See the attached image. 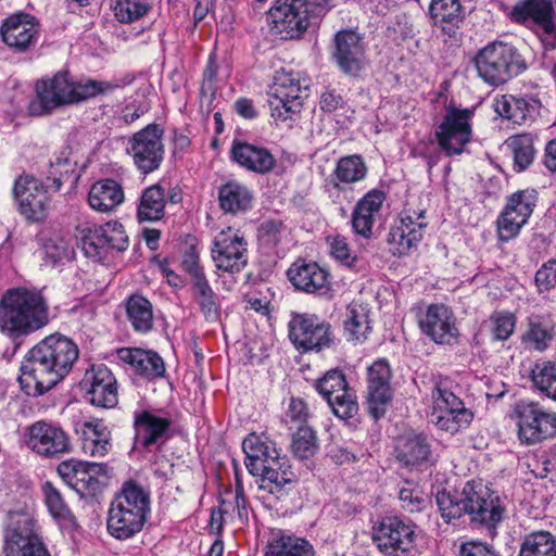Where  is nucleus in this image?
I'll list each match as a JSON object with an SVG mask.
<instances>
[{"label":"nucleus","mask_w":556,"mask_h":556,"mask_svg":"<svg viewBox=\"0 0 556 556\" xmlns=\"http://www.w3.org/2000/svg\"><path fill=\"white\" fill-rule=\"evenodd\" d=\"M78 357V345L68 337L61 333L46 337L28 351L21 364V388L30 396L45 394L70 374Z\"/></svg>","instance_id":"nucleus-1"},{"label":"nucleus","mask_w":556,"mask_h":556,"mask_svg":"<svg viewBox=\"0 0 556 556\" xmlns=\"http://www.w3.org/2000/svg\"><path fill=\"white\" fill-rule=\"evenodd\" d=\"M49 323V305L42 291L9 289L0 301V330L13 340L26 337Z\"/></svg>","instance_id":"nucleus-2"},{"label":"nucleus","mask_w":556,"mask_h":556,"mask_svg":"<svg viewBox=\"0 0 556 556\" xmlns=\"http://www.w3.org/2000/svg\"><path fill=\"white\" fill-rule=\"evenodd\" d=\"M479 76L489 85L500 86L522 74L528 64L511 43L493 41L479 50L475 58Z\"/></svg>","instance_id":"nucleus-3"},{"label":"nucleus","mask_w":556,"mask_h":556,"mask_svg":"<svg viewBox=\"0 0 556 556\" xmlns=\"http://www.w3.org/2000/svg\"><path fill=\"white\" fill-rule=\"evenodd\" d=\"M510 417L521 445H535L556 435V413L536 401H517Z\"/></svg>","instance_id":"nucleus-4"},{"label":"nucleus","mask_w":556,"mask_h":556,"mask_svg":"<svg viewBox=\"0 0 556 556\" xmlns=\"http://www.w3.org/2000/svg\"><path fill=\"white\" fill-rule=\"evenodd\" d=\"M308 81L301 79L298 73L282 70L277 72L274 85L268 92V104L276 121L291 119L303 106L307 97Z\"/></svg>","instance_id":"nucleus-5"},{"label":"nucleus","mask_w":556,"mask_h":556,"mask_svg":"<svg viewBox=\"0 0 556 556\" xmlns=\"http://www.w3.org/2000/svg\"><path fill=\"white\" fill-rule=\"evenodd\" d=\"M163 134L157 124H149L127 139L125 151L141 174H151L161 166L165 154Z\"/></svg>","instance_id":"nucleus-6"},{"label":"nucleus","mask_w":556,"mask_h":556,"mask_svg":"<svg viewBox=\"0 0 556 556\" xmlns=\"http://www.w3.org/2000/svg\"><path fill=\"white\" fill-rule=\"evenodd\" d=\"M415 525L404 521L397 516H384L371 531L372 541L384 555L404 556L415 545Z\"/></svg>","instance_id":"nucleus-7"},{"label":"nucleus","mask_w":556,"mask_h":556,"mask_svg":"<svg viewBox=\"0 0 556 556\" xmlns=\"http://www.w3.org/2000/svg\"><path fill=\"white\" fill-rule=\"evenodd\" d=\"M63 481L81 496H94L109 481L108 465L104 463L64 460L58 466Z\"/></svg>","instance_id":"nucleus-8"},{"label":"nucleus","mask_w":556,"mask_h":556,"mask_svg":"<svg viewBox=\"0 0 556 556\" xmlns=\"http://www.w3.org/2000/svg\"><path fill=\"white\" fill-rule=\"evenodd\" d=\"M466 497L469 502L468 515L471 522L485 527L490 534L494 535L497 526L505 518L506 506L504 501L482 481L473 480H471Z\"/></svg>","instance_id":"nucleus-9"},{"label":"nucleus","mask_w":556,"mask_h":556,"mask_svg":"<svg viewBox=\"0 0 556 556\" xmlns=\"http://www.w3.org/2000/svg\"><path fill=\"white\" fill-rule=\"evenodd\" d=\"M275 34L283 38L302 35L314 23V11L306 0H276L267 15Z\"/></svg>","instance_id":"nucleus-10"},{"label":"nucleus","mask_w":556,"mask_h":556,"mask_svg":"<svg viewBox=\"0 0 556 556\" xmlns=\"http://www.w3.org/2000/svg\"><path fill=\"white\" fill-rule=\"evenodd\" d=\"M36 98L28 110L33 116H43L55 109L73 104L74 86L67 71H59L52 77L41 78L35 85Z\"/></svg>","instance_id":"nucleus-11"},{"label":"nucleus","mask_w":556,"mask_h":556,"mask_svg":"<svg viewBox=\"0 0 556 556\" xmlns=\"http://www.w3.org/2000/svg\"><path fill=\"white\" fill-rule=\"evenodd\" d=\"M289 338L295 349L302 352L321 351L333 343L329 323L314 314H293L289 321Z\"/></svg>","instance_id":"nucleus-12"},{"label":"nucleus","mask_w":556,"mask_h":556,"mask_svg":"<svg viewBox=\"0 0 556 556\" xmlns=\"http://www.w3.org/2000/svg\"><path fill=\"white\" fill-rule=\"evenodd\" d=\"M428 226L425 210L405 208L391 226L387 241L393 255H407L421 241Z\"/></svg>","instance_id":"nucleus-13"},{"label":"nucleus","mask_w":556,"mask_h":556,"mask_svg":"<svg viewBox=\"0 0 556 556\" xmlns=\"http://www.w3.org/2000/svg\"><path fill=\"white\" fill-rule=\"evenodd\" d=\"M5 556H52L37 533L36 521L28 514H18L7 532Z\"/></svg>","instance_id":"nucleus-14"},{"label":"nucleus","mask_w":556,"mask_h":556,"mask_svg":"<svg viewBox=\"0 0 556 556\" xmlns=\"http://www.w3.org/2000/svg\"><path fill=\"white\" fill-rule=\"evenodd\" d=\"M535 205L536 197L533 190H519L509 195L496 220L498 239L507 242L517 237L528 223Z\"/></svg>","instance_id":"nucleus-15"},{"label":"nucleus","mask_w":556,"mask_h":556,"mask_svg":"<svg viewBox=\"0 0 556 556\" xmlns=\"http://www.w3.org/2000/svg\"><path fill=\"white\" fill-rule=\"evenodd\" d=\"M211 254L218 270L239 273L248 264V242L239 230L228 227L215 236Z\"/></svg>","instance_id":"nucleus-16"},{"label":"nucleus","mask_w":556,"mask_h":556,"mask_svg":"<svg viewBox=\"0 0 556 556\" xmlns=\"http://www.w3.org/2000/svg\"><path fill=\"white\" fill-rule=\"evenodd\" d=\"M509 18L548 39H556V12L552 0H519L513 5Z\"/></svg>","instance_id":"nucleus-17"},{"label":"nucleus","mask_w":556,"mask_h":556,"mask_svg":"<svg viewBox=\"0 0 556 556\" xmlns=\"http://www.w3.org/2000/svg\"><path fill=\"white\" fill-rule=\"evenodd\" d=\"M473 111L470 109L448 108L440 126L435 131V138L440 148L447 155L460 154L464 147L470 141Z\"/></svg>","instance_id":"nucleus-18"},{"label":"nucleus","mask_w":556,"mask_h":556,"mask_svg":"<svg viewBox=\"0 0 556 556\" xmlns=\"http://www.w3.org/2000/svg\"><path fill=\"white\" fill-rule=\"evenodd\" d=\"M315 389L327 400L336 416L341 419L354 417L358 412L356 396L349 388L345 375L339 369L328 370L316 380Z\"/></svg>","instance_id":"nucleus-19"},{"label":"nucleus","mask_w":556,"mask_h":556,"mask_svg":"<svg viewBox=\"0 0 556 556\" xmlns=\"http://www.w3.org/2000/svg\"><path fill=\"white\" fill-rule=\"evenodd\" d=\"M26 445L46 458H58L71 451L67 433L56 424L38 420L26 428Z\"/></svg>","instance_id":"nucleus-20"},{"label":"nucleus","mask_w":556,"mask_h":556,"mask_svg":"<svg viewBox=\"0 0 556 556\" xmlns=\"http://www.w3.org/2000/svg\"><path fill=\"white\" fill-rule=\"evenodd\" d=\"M85 399L93 406L113 408L118 403V384L111 369L104 364L88 368L80 382Z\"/></svg>","instance_id":"nucleus-21"},{"label":"nucleus","mask_w":556,"mask_h":556,"mask_svg":"<svg viewBox=\"0 0 556 556\" xmlns=\"http://www.w3.org/2000/svg\"><path fill=\"white\" fill-rule=\"evenodd\" d=\"M46 185L31 176H20L14 184L13 194L20 213L30 222L43 220L49 210Z\"/></svg>","instance_id":"nucleus-22"},{"label":"nucleus","mask_w":556,"mask_h":556,"mask_svg":"<svg viewBox=\"0 0 556 556\" xmlns=\"http://www.w3.org/2000/svg\"><path fill=\"white\" fill-rule=\"evenodd\" d=\"M365 51L363 38L358 33L345 29L336 34L332 59L345 75H359L366 63Z\"/></svg>","instance_id":"nucleus-23"},{"label":"nucleus","mask_w":556,"mask_h":556,"mask_svg":"<svg viewBox=\"0 0 556 556\" xmlns=\"http://www.w3.org/2000/svg\"><path fill=\"white\" fill-rule=\"evenodd\" d=\"M173 420L157 416L152 410H140L134 417V447L150 451L153 445H163L169 438Z\"/></svg>","instance_id":"nucleus-24"},{"label":"nucleus","mask_w":556,"mask_h":556,"mask_svg":"<svg viewBox=\"0 0 556 556\" xmlns=\"http://www.w3.org/2000/svg\"><path fill=\"white\" fill-rule=\"evenodd\" d=\"M391 378L392 371L387 359H378L367 369L368 406L376 419L384 415L386 407L392 399Z\"/></svg>","instance_id":"nucleus-25"},{"label":"nucleus","mask_w":556,"mask_h":556,"mask_svg":"<svg viewBox=\"0 0 556 556\" xmlns=\"http://www.w3.org/2000/svg\"><path fill=\"white\" fill-rule=\"evenodd\" d=\"M420 328L438 344H453L459 334L453 312L443 304H432L427 308Z\"/></svg>","instance_id":"nucleus-26"},{"label":"nucleus","mask_w":556,"mask_h":556,"mask_svg":"<svg viewBox=\"0 0 556 556\" xmlns=\"http://www.w3.org/2000/svg\"><path fill=\"white\" fill-rule=\"evenodd\" d=\"M292 286L306 293H325L330 287L329 273L316 262L299 258L287 270Z\"/></svg>","instance_id":"nucleus-27"},{"label":"nucleus","mask_w":556,"mask_h":556,"mask_svg":"<svg viewBox=\"0 0 556 556\" xmlns=\"http://www.w3.org/2000/svg\"><path fill=\"white\" fill-rule=\"evenodd\" d=\"M231 160L244 169L260 175L270 173L277 163L267 148L245 141L232 142Z\"/></svg>","instance_id":"nucleus-28"},{"label":"nucleus","mask_w":556,"mask_h":556,"mask_svg":"<svg viewBox=\"0 0 556 556\" xmlns=\"http://www.w3.org/2000/svg\"><path fill=\"white\" fill-rule=\"evenodd\" d=\"M492 106L498 116L520 125L539 115L541 102L531 96L500 94L494 97Z\"/></svg>","instance_id":"nucleus-29"},{"label":"nucleus","mask_w":556,"mask_h":556,"mask_svg":"<svg viewBox=\"0 0 556 556\" xmlns=\"http://www.w3.org/2000/svg\"><path fill=\"white\" fill-rule=\"evenodd\" d=\"M2 40L17 51L27 50L37 39L38 29L34 17L26 13L14 14L2 24Z\"/></svg>","instance_id":"nucleus-30"},{"label":"nucleus","mask_w":556,"mask_h":556,"mask_svg":"<svg viewBox=\"0 0 556 556\" xmlns=\"http://www.w3.org/2000/svg\"><path fill=\"white\" fill-rule=\"evenodd\" d=\"M256 477H261L260 489L280 498L293 489L296 482V475L293 472L288 460L279 458L269 460V466L260 471Z\"/></svg>","instance_id":"nucleus-31"},{"label":"nucleus","mask_w":556,"mask_h":556,"mask_svg":"<svg viewBox=\"0 0 556 556\" xmlns=\"http://www.w3.org/2000/svg\"><path fill=\"white\" fill-rule=\"evenodd\" d=\"M119 361L129 365L134 371L149 380L161 378L165 374V364L162 357L153 352L137 348H122L116 350Z\"/></svg>","instance_id":"nucleus-32"},{"label":"nucleus","mask_w":556,"mask_h":556,"mask_svg":"<svg viewBox=\"0 0 556 556\" xmlns=\"http://www.w3.org/2000/svg\"><path fill=\"white\" fill-rule=\"evenodd\" d=\"M386 194L379 189L368 191L358 200L352 213V227L357 235L364 238L371 237L376 215L380 212Z\"/></svg>","instance_id":"nucleus-33"},{"label":"nucleus","mask_w":556,"mask_h":556,"mask_svg":"<svg viewBox=\"0 0 556 556\" xmlns=\"http://www.w3.org/2000/svg\"><path fill=\"white\" fill-rule=\"evenodd\" d=\"M242 450L245 454V466L249 472L257 476L260 471H264L269 466V460L280 458L275 444L270 441L252 433L242 442Z\"/></svg>","instance_id":"nucleus-34"},{"label":"nucleus","mask_w":556,"mask_h":556,"mask_svg":"<svg viewBox=\"0 0 556 556\" xmlns=\"http://www.w3.org/2000/svg\"><path fill=\"white\" fill-rule=\"evenodd\" d=\"M253 193L242 182L229 180L218 188V204L225 214L239 215L252 208Z\"/></svg>","instance_id":"nucleus-35"},{"label":"nucleus","mask_w":556,"mask_h":556,"mask_svg":"<svg viewBox=\"0 0 556 556\" xmlns=\"http://www.w3.org/2000/svg\"><path fill=\"white\" fill-rule=\"evenodd\" d=\"M432 456L431 445L424 434L404 437L396 446V459L405 467L420 468Z\"/></svg>","instance_id":"nucleus-36"},{"label":"nucleus","mask_w":556,"mask_h":556,"mask_svg":"<svg viewBox=\"0 0 556 556\" xmlns=\"http://www.w3.org/2000/svg\"><path fill=\"white\" fill-rule=\"evenodd\" d=\"M150 492L134 480L126 481L111 502V505L119 507L122 510L125 509L146 518L150 513Z\"/></svg>","instance_id":"nucleus-37"},{"label":"nucleus","mask_w":556,"mask_h":556,"mask_svg":"<svg viewBox=\"0 0 556 556\" xmlns=\"http://www.w3.org/2000/svg\"><path fill=\"white\" fill-rule=\"evenodd\" d=\"M124 201V190L114 179H101L94 182L88 194L91 208L106 213L116 208Z\"/></svg>","instance_id":"nucleus-38"},{"label":"nucleus","mask_w":556,"mask_h":556,"mask_svg":"<svg viewBox=\"0 0 556 556\" xmlns=\"http://www.w3.org/2000/svg\"><path fill=\"white\" fill-rule=\"evenodd\" d=\"M265 556H316V552L307 539L279 532L267 542Z\"/></svg>","instance_id":"nucleus-39"},{"label":"nucleus","mask_w":556,"mask_h":556,"mask_svg":"<svg viewBox=\"0 0 556 556\" xmlns=\"http://www.w3.org/2000/svg\"><path fill=\"white\" fill-rule=\"evenodd\" d=\"M368 167L359 154L342 156L338 160L331 174L332 187L341 191L344 186L364 180L367 176Z\"/></svg>","instance_id":"nucleus-40"},{"label":"nucleus","mask_w":556,"mask_h":556,"mask_svg":"<svg viewBox=\"0 0 556 556\" xmlns=\"http://www.w3.org/2000/svg\"><path fill=\"white\" fill-rule=\"evenodd\" d=\"M146 517L135 515L131 511L121 509L119 507L110 506L108 517V531L118 540H127L139 533L144 523Z\"/></svg>","instance_id":"nucleus-41"},{"label":"nucleus","mask_w":556,"mask_h":556,"mask_svg":"<svg viewBox=\"0 0 556 556\" xmlns=\"http://www.w3.org/2000/svg\"><path fill=\"white\" fill-rule=\"evenodd\" d=\"M428 13L433 24L448 35L465 17L460 0H431Z\"/></svg>","instance_id":"nucleus-42"},{"label":"nucleus","mask_w":556,"mask_h":556,"mask_svg":"<svg viewBox=\"0 0 556 556\" xmlns=\"http://www.w3.org/2000/svg\"><path fill=\"white\" fill-rule=\"evenodd\" d=\"M111 448V432L102 420H94L84 425L81 450L86 455L103 457Z\"/></svg>","instance_id":"nucleus-43"},{"label":"nucleus","mask_w":556,"mask_h":556,"mask_svg":"<svg viewBox=\"0 0 556 556\" xmlns=\"http://www.w3.org/2000/svg\"><path fill=\"white\" fill-rule=\"evenodd\" d=\"M165 191V187L161 184H154L142 191L137 207L139 222H156L162 219L166 204Z\"/></svg>","instance_id":"nucleus-44"},{"label":"nucleus","mask_w":556,"mask_h":556,"mask_svg":"<svg viewBox=\"0 0 556 556\" xmlns=\"http://www.w3.org/2000/svg\"><path fill=\"white\" fill-rule=\"evenodd\" d=\"M470 484L471 481L466 482L459 494L451 493L446 490L437 493V505L445 522L450 523L465 514L468 515L469 502L467 501L466 493Z\"/></svg>","instance_id":"nucleus-45"},{"label":"nucleus","mask_w":556,"mask_h":556,"mask_svg":"<svg viewBox=\"0 0 556 556\" xmlns=\"http://www.w3.org/2000/svg\"><path fill=\"white\" fill-rule=\"evenodd\" d=\"M343 327L349 341H365L371 331L369 311L362 304L352 303L348 306Z\"/></svg>","instance_id":"nucleus-46"},{"label":"nucleus","mask_w":556,"mask_h":556,"mask_svg":"<svg viewBox=\"0 0 556 556\" xmlns=\"http://www.w3.org/2000/svg\"><path fill=\"white\" fill-rule=\"evenodd\" d=\"M128 320L137 332L147 333L153 327V309L151 302L142 295L134 294L126 303Z\"/></svg>","instance_id":"nucleus-47"},{"label":"nucleus","mask_w":556,"mask_h":556,"mask_svg":"<svg viewBox=\"0 0 556 556\" xmlns=\"http://www.w3.org/2000/svg\"><path fill=\"white\" fill-rule=\"evenodd\" d=\"M473 419V413L466 408L432 410L431 421L441 430L456 433L467 428Z\"/></svg>","instance_id":"nucleus-48"},{"label":"nucleus","mask_w":556,"mask_h":556,"mask_svg":"<svg viewBox=\"0 0 556 556\" xmlns=\"http://www.w3.org/2000/svg\"><path fill=\"white\" fill-rule=\"evenodd\" d=\"M518 556H556V539L548 531L527 534Z\"/></svg>","instance_id":"nucleus-49"},{"label":"nucleus","mask_w":556,"mask_h":556,"mask_svg":"<svg viewBox=\"0 0 556 556\" xmlns=\"http://www.w3.org/2000/svg\"><path fill=\"white\" fill-rule=\"evenodd\" d=\"M43 261L52 267L63 264L73 257L74 250L68 240L58 233H53L42 240Z\"/></svg>","instance_id":"nucleus-50"},{"label":"nucleus","mask_w":556,"mask_h":556,"mask_svg":"<svg viewBox=\"0 0 556 556\" xmlns=\"http://www.w3.org/2000/svg\"><path fill=\"white\" fill-rule=\"evenodd\" d=\"M193 298L207 321H216L219 316V305L217 295L211 288L208 280L205 278L191 285Z\"/></svg>","instance_id":"nucleus-51"},{"label":"nucleus","mask_w":556,"mask_h":556,"mask_svg":"<svg viewBox=\"0 0 556 556\" xmlns=\"http://www.w3.org/2000/svg\"><path fill=\"white\" fill-rule=\"evenodd\" d=\"M534 387L547 397L556 401V363L543 361L534 364L531 369Z\"/></svg>","instance_id":"nucleus-52"},{"label":"nucleus","mask_w":556,"mask_h":556,"mask_svg":"<svg viewBox=\"0 0 556 556\" xmlns=\"http://www.w3.org/2000/svg\"><path fill=\"white\" fill-rule=\"evenodd\" d=\"M111 8L116 20L125 24L139 21L151 9L148 0H111Z\"/></svg>","instance_id":"nucleus-53"},{"label":"nucleus","mask_w":556,"mask_h":556,"mask_svg":"<svg viewBox=\"0 0 556 556\" xmlns=\"http://www.w3.org/2000/svg\"><path fill=\"white\" fill-rule=\"evenodd\" d=\"M554 334L553 327L548 323L534 319L530 320L522 340L531 349L542 352L548 348Z\"/></svg>","instance_id":"nucleus-54"},{"label":"nucleus","mask_w":556,"mask_h":556,"mask_svg":"<svg viewBox=\"0 0 556 556\" xmlns=\"http://www.w3.org/2000/svg\"><path fill=\"white\" fill-rule=\"evenodd\" d=\"M318 450L316 432L308 426H300L293 433L291 452L299 459H308Z\"/></svg>","instance_id":"nucleus-55"},{"label":"nucleus","mask_w":556,"mask_h":556,"mask_svg":"<svg viewBox=\"0 0 556 556\" xmlns=\"http://www.w3.org/2000/svg\"><path fill=\"white\" fill-rule=\"evenodd\" d=\"M492 341H506L514 333L516 317L507 311L493 312L485 324Z\"/></svg>","instance_id":"nucleus-56"},{"label":"nucleus","mask_w":556,"mask_h":556,"mask_svg":"<svg viewBox=\"0 0 556 556\" xmlns=\"http://www.w3.org/2000/svg\"><path fill=\"white\" fill-rule=\"evenodd\" d=\"M81 248L89 257H101L106 253L105 225L85 227L81 229Z\"/></svg>","instance_id":"nucleus-57"},{"label":"nucleus","mask_w":556,"mask_h":556,"mask_svg":"<svg viewBox=\"0 0 556 556\" xmlns=\"http://www.w3.org/2000/svg\"><path fill=\"white\" fill-rule=\"evenodd\" d=\"M73 104L86 101L99 94L110 93L117 87V85L112 84L111 81L96 79H81L79 81L73 80Z\"/></svg>","instance_id":"nucleus-58"},{"label":"nucleus","mask_w":556,"mask_h":556,"mask_svg":"<svg viewBox=\"0 0 556 556\" xmlns=\"http://www.w3.org/2000/svg\"><path fill=\"white\" fill-rule=\"evenodd\" d=\"M451 381L447 379L440 380L433 391V408L432 410L454 409L466 407L464 402L451 390Z\"/></svg>","instance_id":"nucleus-59"},{"label":"nucleus","mask_w":556,"mask_h":556,"mask_svg":"<svg viewBox=\"0 0 556 556\" xmlns=\"http://www.w3.org/2000/svg\"><path fill=\"white\" fill-rule=\"evenodd\" d=\"M42 490L47 507L52 517L62 521L71 520L73 516L60 491L51 482H46Z\"/></svg>","instance_id":"nucleus-60"},{"label":"nucleus","mask_w":556,"mask_h":556,"mask_svg":"<svg viewBox=\"0 0 556 556\" xmlns=\"http://www.w3.org/2000/svg\"><path fill=\"white\" fill-rule=\"evenodd\" d=\"M399 498L402 508L409 513H419L427 505V498L420 488L407 481L400 489Z\"/></svg>","instance_id":"nucleus-61"},{"label":"nucleus","mask_w":556,"mask_h":556,"mask_svg":"<svg viewBox=\"0 0 556 556\" xmlns=\"http://www.w3.org/2000/svg\"><path fill=\"white\" fill-rule=\"evenodd\" d=\"M510 147L514 153L515 166L518 172L526 169L533 161L534 149L528 136H518L511 139Z\"/></svg>","instance_id":"nucleus-62"},{"label":"nucleus","mask_w":556,"mask_h":556,"mask_svg":"<svg viewBox=\"0 0 556 556\" xmlns=\"http://www.w3.org/2000/svg\"><path fill=\"white\" fill-rule=\"evenodd\" d=\"M74 174L73 166L67 159L58 157L51 162L50 172L47 176L46 188L58 191L62 185L68 180L70 175Z\"/></svg>","instance_id":"nucleus-63"},{"label":"nucleus","mask_w":556,"mask_h":556,"mask_svg":"<svg viewBox=\"0 0 556 556\" xmlns=\"http://www.w3.org/2000/svg\"><path fill=\"white\" fill-rule=\"evenodd\" d=\"M539 292L549 291L556 286V258L545 262L534 277Z\"/></svg>","instance_id":"nucleus-64"}]
</instances>
